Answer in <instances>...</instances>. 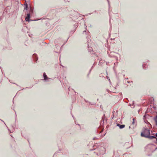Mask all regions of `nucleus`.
I'll use <instances>...</instances> for the list:
<instances>
[{"label": "nucleus", "instance_id": "a211bd4d", "mask_svg": "<svg viewBox=\"0 0 157 157\" xmlns=\"http://www.w3.org/2000/svg\"><path fill=\"white\" fill-rule=\"evenodd\" d=\"M3 123H4V124H5V123H4V122H3Z\"/></svg>", "mask_w": 157, "mask_h": 157}, {"label": "nucleus", "instance_id": "20e7f679", "mask_svg": "<svg viewBox=\"0 0 157 157\" xmlns=\"http://www.w3.org/2000/svg\"><path fill=\"white\" fill-rule=\"evenodd\" d=\"M43 77H44V80H45V81H48L47 80L48 79H51L50 78H48L47 77V75L45 73H43Z\"/></svg>", "mask_w": 157, "mask_h": 157}, {"label": "nucleus", "instance_id": "7ed1b4c3", "mask_svg": "<svg viewBox=\"0 0 157 157\" xmlns=\"http://www.w3.org/2000/svg\"><path fill=\"white\" fill-rule=\"evenodd\" d=\"M30 18V13H28L27 14V16L25 17V20L26 21H29Z\"/></svg>", "mask_w": 157, "mask_h": 157}, {"label": "nucleus", "instance_id": "9b49d317", "mask_svg": "<svg viewBox=\"0 0 157 157\" xmlns=\"http://www.w3.org/2000/svg\"><path fill=\"white\" fill-rule=\"evenodd\" d=\"M97 139V138L96 137H94L93 138V140H96Z\"/></svg>", "mask_w": 157, "mask_h": 157}, {"label": "nucleus", "instance_id": "0eeeda50", "mask_svg": "<svg viewBox=\"0 0 157 157\" xmlns=\"http://www.w3.org/2000/svg\"><path fill=\"white\" fill-rule=\"evenodd\" d=\"M33 57L34 58V59L36 61L38 60V58L37 56V55L36 54H34L33 55Z\"/></svg>", "mask_w": 157, "mask_h": 157}, {"label": "nucleus", "instance_id": "f03ea898", "mask_svg": "<svg viewBox=\"0 0 157 157\" xmlns=\"http://www.w3.org/2000/svg\"><path fill=\"white\" fill-rule=\"evenodd\" d=\"M110 56L111 57L115 58L117 60L119 58H120V55L118 53L113 52H110Z\"/></svg>", "mask_w": 157, "mask_h": 157}, {"label": "nucleus", "instance_id": "9d476101", "mask_svg": "<svg viewBox=\"0 0 157 157\" xmlns=\"http://www.w3.org/2000/svg\"><path fill=\"white\" fill-rule=\"evenodd\" d=\"M129 105L130 106H131L132 108H133L134 107V106H135L134 104V102H132V105L131 104H129Z\"/></svg>", "mask_w": 157, "mask_h": 157}, {"label": "nucleus", "instance_id": "f3484780", "mask_svg": "<svg viewBox=\"0 0 157 157\" xmlns=\"http://www.w3.org/2000/svg\"><path fill=\"white\" fill-rule=\"evenodd\" d=\"M155 136H156V137H157V133H156V135H155Z\"/></svg>", "mask_w": 157, "mask_h": 157}, {"label": "nucleus", "instance_id": "2eb2a0df", "mask_svg": "<svg viewBox=\"0 0 157 157\" xmlns=\"http://www.w3.org/2000/svg\"><path fill=\"white\" fill-rule=\"evenodd\" d=\"M87 29V26H86L85 27V29Z\"/></svg>", "mask_w": 157, "mask_h": 157}, {"label": "nucleus", "instance_id": "423d86ee", "mask_svg": "<svg viewBox=\"0 0 157 157\" xmlns=\"http://www.w3.org/2000/svg\"><path fill=\"white\" fill-rule=\"evenodd\" d=\"M25 5V8H24V10H27L29 8V6L28 5V4L26 3V2H25L24 4Z\"/></svg>", "mask_w": 157, "mask_h": 157}, {"label": "nucleus", "instance_id": "dca6fc26", "mask_svg": "<svg viewBox=\"0 0 157 157\" xmlns=\"http://www.w3.org/2000/svg\"><path fill=\"white\" fill-rule=\"evenodd\" d=\"M86 32V31H84L83 32V34L84 33H85Z\"/></svg>", "mask_w": 157, "mask_h": 157}, {"label": "nucleus", "instance_id": "1a4fd4ad", "mask_svg": "<svg viewBox=\"0 0 157 157\" xmlns=\"http://www.w3.org/2000/svg\"><path fill=\"white\" fill-rule=\"evenodd\" d=\"M29 11V13H33V9L32 8L30 7Z\"/></svg>", "mask_w": 157, "mask_h": 157}, {"label": "nucleus", "instance_id": "f257e3e1", "mask_svg": "<svg viewBox=\"0 0 157 157\" xmlns=\"http://www.w3.org/2000/svg\"><path fill=\"white\" fill-rule=\"evenodd\" d=\"M150 131L149 129L144 128L143 129L142 132L141 134V136L142 137L148 138L150 139L156 138V137L155 136H150Z\"/></svg>", "mask_w": 157, "mask_h": 157}, {"label": "nucleus", "instance_id": "6e6552de", "mask_svg": "<svg viewBox=\"0 0 157 157\" xmlns=\"http://www.w3.org/2000/svg\"><path fill=\"white\" fill-rule=\"evenodd\" d=\"M154 120L156 124L157 125V116L155 118Z\"/></svg>", "mask_w": 157, "mask_h": 157}, {"label": "nucleus", "instance_id": "4468645a", "mask_svg": "<svg viewBox=\"0 0 157 157\" xmlns=\"http://www.w3.org/2000/svg\"><path fill=\"white\" fill-rule=\"evenodd\" d=\"M107 1L108 2L109 6H110V4H109V0H107Z\"/></svg>", "mask_w": 157, "mask_h": 157}, {"label": "nucleus", "instance_id": "6ab92c4d", "mask_svg": "<svg viewBox=\"0 0 157 157\" xmlns=\"http://www.w3.org/2000/svg\"><path fill=\"white\" fill-rule=\"evenodd\" d=\"M3 123H4V124H5V123H4V122H3Z\"/></svg>", "mask_w": 157, "mask_h": 157}, {"label": "nucleus", "instance_id": "ddd939ff", "mask_svg": "<svg viewBox=\"0 0 157 157\" xmlns=\"http://www.w3.org/2000/svg\"><path fill=\"white\" fill-rule=\"evenodd\" d=\"M8 129V130H9V132H10V133H12V132H13V131L11 132V130H10L9 129Z\"/></svg>", "mask_w": 157, "mask_h": 157}, {"label": "nucleus", "instance_id": "39448f33", "mask_svg": "<svg viewBox=\"0 0 157 157\" xmlns=\"http://www.w3.org/2000/svg\"><path fill=\"white\" fill-rule=\"evenodd\" d=\"M117 126H118L120 129H122L125 127V125L124 124H117Z\"/></svg>", "mask_w": 157, "mask_h": 157}, {"label": "nucleus", "instance_id": "f8f14e48", "mask_svg": "<svg viewBox=\"0 0 157 157\" xmlns=\"http://www.w3.org/2000/svg\"><path fill=\"white\" fill-rule=\"evenodd\" d=\"M133 121L132 122V124H134V119H133Z\"/></svg>", "mask_w": 157, "mask_h": 157}]
</instances>
